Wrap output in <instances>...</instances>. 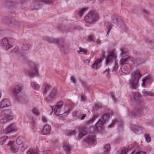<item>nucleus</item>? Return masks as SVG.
I'll return each instance as SVG.
<instances>
[{
  "label": "nucleus",
  "mask_w": 154,
  "mask_h": 154,
  "mask_svg": "<svg viewBox=\"0 0 154 154\" xmlns=\"http://www.w3.org/2000/svg\"><path fill=\"white\" fill-rule=\"evenodd\" d=\"M142 76V75L138 70L135 71L132 76L131 79L129 81L130 87L133 89H136L138 86L139 81Z\"/></svg>",
  "instance_id": "1"
},
{
  "label": "nucleus",
  "mask_w": 154,
  "mask_h": 154,
  "mask_svg": "<svg viewBox=\"0 0 154 154\" xmlns=\"http://www.w3.org/2000/svg\"><path fill=\"white\" fill-rule=\"evenodd\" d=\"M112 113V111H111L109 113H105L101 115V118L103 120V121H102L101 119H100L97 122L95 125L96 130H100L103 128V124L108 121L110 115H111Z\"/></svg>",
  "instance_id": "2"
},
{
  "label": "nucleus",
  "mask_w": 154,
  "mask_h": 154,
  "mask_svg": "<svg viewBox=\"0 0 154 154\" xmlns=\"http://www.w3.org/2000/svg\"><path fill=\"white\" fill-rule=\"evenodd\" d=\"M63 103L62 101H60L58 102L55 106H53L52 107V111L51 113V115L52 114L53 112V109L54 112L56 116H60V117L66 116L69 112V111H66L62 114H60L61 110L62 107L63 106Z\"/></svg>",
  "instance_id": "3"
},
{
  "label": "nucleus",
  "mask_w": 154,
  "mask_h": 154,
  "mask_svg": "<svg viewBox=\"0 0 154 154\" xmlns=\"http://www.w3.org/2000/svg\"><path fill=\"white\" fill-rule=\"evenodd\" d=\"M98 19V15L95 11H92L87 14L85 17V22L92 24L96 22Z\"/></svg>",
  "instance_id": "4"
},
{
  "label": "nucleus",
  "mask_w": 154,
  "mask_h": 154,
  "mask_svg": "<svg viewBox=\"0 0 154 154\" xmlns=\"http://www.w3.org/2000/svg\"><path fill=\"white\" fill-rule=\"evenodd\" d=\"M11 111L10 109L2 110L1 113L0 122L2 124L6 123L8 120L11 119L12 117L11 116Z\"/></svg>",
  "instance_id": "5"
},
{
  "label": "nucleus",
  "mask_w": 154,
  "mask_h": 154,
  "mask_svg": "<svg viewBox=\"0 0 154 154\" xmlns=\"http://www.w3.org/2000/svg\"><path fill=\"white\" fill-rule=\"evenodd\" d=\"M23 86L21 84L16 85L11 88V93L14 98L17 100L19 99L17 95L20 93L23 89Z\"/></svg>",
  "instance_id": "6"
},
{
  "label": "nucleus",
  "mask_w": 154,
  "mask_h": 154,
  "mask_svg": "<svg viewBox=\"0 0 154 154\" xmlns=\"http://www.w3.org/2000/svg\"><path fill=\"white\" fill-rule=\"evenodd\" d=\"M30 69L29 70L27 71L26 73L29 77H33L38 74V65L34 63L31 64Z\"/></svg>",
  "instance_id": "7"
},
{
  "label": "nucleus",
  "mask_w": 154,
  "mask_h": 154,
  "mask_svg": "<svg viewBox=\"0 0 154 154\" xmlns=\"http://www.w3.org/2000/svg\"><path fill=\"white\" fill-rule=\"evenodd\" d=\"M17 130L16 125L14 123H12L9 125L5 129H2L1 133L2 134H9L13 131H15Z\"/></svg>",
  "instance_id": "8"
},
{
  "label": "nucleus",
  "mask_w": 154,
  "mask_h": 154,
  "mask_svg": "<svg viewBox=\"0 0 154 154\" xmlns=\"http://www.w3.org/2000/svg\"><path fill=\"white\" fill-rule=\"evenodd\" d=\"M2 21L6 22L8 24H11L12 26L15 28L20 26V23L13 19L10 18L8 19L6 17H4L2 19Z\"/></svg>",
  "instance_id": "9"
},
{
  "label": "nucleus",
  "mask_w": 154,
  "mask_h": 154,
  "mask_svg": "<svg viewBox=\"0 0 154 154\" xmlns=\"http://www.w3.org/2000/svg\"><path fill=\"white\" fill-rule=\"evenodd\" d=\"M57 94V89L54 88L50 92L48 96L45 98V100L47 102H50L52 100L56 97Z\"/></svg>",
  "instance_id": "10"
},
{
  "label": "nucleus",
  "mask_w": 154,
  "mask_h": 154,
  "mask_svg": "<svg viewBox=\"0 0 154 154\" xmlns=\"http://www.w3.org/2000/svg\"><path fill=\"white\" fill-rule=\"evenodd\" d=\"M116 54L114 52L110 53L106 58V64L107 65L112 63L113 60L116 59Z\"/></svg>",
  "instance_id": "11"
},
{
  "label": "nucleus",
  "mask_w": 154,
  "mask_h": 154,
  "mask_svg": "<svg viewBox=\"0 0 154 154\" xmlns=\"http://www.w3.org/2000/svg\"><path fill=\"white\" fill-rule=\"evenodd\" d=\"M144 108V105L143 103H138L136 106L137 112L134 114V116H136L139 113L141 114L142 110Z\"/></svg>",
  "instance_id": "12"
},
{
  "label": "nucleus",
  "mask_w": 154,
  "mask_h": 154,
  "mask_svg": "<svg viewBox=\"0 0 154 154\" xmlns=\"http://www.w3.org/2000/svg\"><path fill=\"white\" fill-rule=\"evenodd\" d=\"M2 46L5 48V49L7 50L13 47V46L8 43V40L5 38L2 39Z\"/></svg>",
  "instance_id": "13"
},
{
  "label": "nucleus",
  "mask_w": 154,
  "mask_h": 154,
  "mask_svg": "<svg viewBox=\"0 0 154 154\" xmlns=\"http://www.w3.org/2000/svg\"><path fill=\"white\" fill-rule=\"evenodd\" d=\"M63 147L67 154H70V151L72 147L68 143L66 142H63Z\"/></svg>",
  "instance_id": "14"
},
{
  "label": "nucleus",
  "mask_w": 154,
  "mask_h": 154,
  "mask_svg": "<svg viewBox=\"0 0 154 154\" xmlns=\"http://www.w3.org/2000/svg\"><path fill=\"white\" fill-rule=\"evenodd\" d=\"M43 39L44 40L48 42L49 43L57 44L59 43V40L58 39H55L53 38L45 36L44 37Z\"/></svg>",
  "instance_id": "15"
},
{
  "label": "nucleus",
  "mask_w": 154,
  "mask_h": 154,
  "mask_svg": "<svg viewBox=\"0 0 154 154\" xmlns=\"http://www.w3.org/2000/svg\"><path fill=\"white\" fill-rule=\"evenodd\" d=\"M102 62V60L99 59L96 60L91 66V67L94 69L97 70L100 66V64Z\"/></svg>",
  "instance_id": "16"
},
{
  "label": "nucleus",
  "mask_w": 154,
  "mask_h": 154,
  "mask_svg": "<svg viewBox=\"0 0 154 154\" xmlns=\"http://www.w3.org/2000/svg\"><path fill=\"white\" fill-rule=\"evenodd\" d=\"M10 104V102L8 99H4L0 103V108H3L5 107L9 106Z\"/></svg>",
  "instance_id": "17"
},
{
  "label": "nucleus",
  "mask_w": 154,
  "mask_h": 154,
  "mask_svg": "<svg viewBox=\"0 0 154 154\" xmlns=\"http://www.w3.org/2000/svg\"><path fill=\"white\" fill-rule=\"evenodd\" d=\"M51 131V126L49 125L46 124L43 127L42 133L43 135L49 134Z\"/></svg>",
  "instance_id": "18"
},
{
  "label": "nucleus",
  "mask_w": 154,
  "mask_h": 154,
  "mask_svg": "<svg viewBox=\"0 0 154 154\" xmlns=\"http://www.w3.org/2000/svg\"><path fill=\"white\" fill-rule=\"evenodd\" d=\"M87 133V129L85 126H83L80 129V133L79 135V138L81 139L86 135Z\"/></svg>",
  "instance_id": "19"
},
{
  "label": "nucleus",
  "mask_w": 154,
  "mask_h": 154,
  "mask_svg": "<svg viewBox=\"0 0 154 154\" xmlns=\"http://www.w3.org/2000/svg\"><path fill=\"white\" fill-rule=\"evenodd\" d=\"M59 44V48L61 51L65 52V51L67 50L68 46L67 44H65L63 42H60Z\"/></svg>",
  "instance_id": "20"
},
{
  "label": "nucleus",
  "mask_w": 154,
  "mask_h": 154,
  "mask_svg": "<svg viewBox=\"0 0 154 154\" xmlns=\"http://www.w3.org/2000/svg\"><path fill=\"white\" fill-rule=\"evenodd\" d=\"M95 140V137L94 135L89 136L85 140V141L88 144L93 143Z\"/></svg>",
  "instance_id": "21"
},
{
  "label": "nucleus",
  "mask_w": 154,
  "mask_h": 154,
  "mask_svg": "<svg viewBox=\"0 0 154 154\" xmlns=\"http://www.w3.org/2000/svg\"><path fill=\"white\" fill-rule=\"evenodd\" d=\"M111 19L112 22L116 24H118L119 22L121 20L119 17L116 14L113 15L111 17Z\"/></svg>",
  "instance_id": "22"
},
{
  "label": "nucleus",
  "mask_w": 154,
  "mask_h": 154,
  "mask_svg": "<svg viewBox=\"0 0 154 154\" xmlns=\"http://www.w3.org/2000/svg\"><path fill=\"white\" fill-rule=\"evenodd\" d=\"M31 47V44L29 43H26L23 45L21 47V49L22 51H26L29 50V48Z\"/></svg>",
  "instance_id": "23"
},
{
  "label": "nucleus",
  "mask_w": 154,
  "mask_h": 154,
  "mask_svg": "<svg viewBox=\"0 0 154 154\" xmlns=\"http://www.w3.org/2000/svg\"><path fill=\"white\" fill-rule=\"evenodd\" d=\"M129 59V56L128 55H125L122 57L120 61V64L123 65L127 62Z\"/></svg>",
  "instance_id": "24"
},
{
  "label": "nucleus",
  "mask_w": 154,
  "mask_h": 154,
  "mask_svg": "<svg viewBox=\"0 0 154 154\" xmlns=\"http://www.w3.org/2000/svg\"><path fill=\"white\" fill-rule=\"evenodd\" d=\"M150 79V77L149 76L145 77L142 80V86L143 87H145L146 84L149 82Z\"/></svg>",
  "instance_id": "25"
},
{
  "label": "nucleus",
  "mask_w": 154,
  "mask_h": 154,
  "mask_svg": "<svg viewBox=\"0 0 154 154\" xmlns=\"http://www.w3.org/2000/svg\"><path fill=\"white\" fill-rule=\"evenodd\" d=\"M43 87V92L45 94L47 93L51 88L50 85L47 83L44 84Z\"/></svg>",
  "instance_id": "26"
},
{
  "label": "nucleus",
  "mask_w": 154,
  "mask_h": 154,
  "mask_svg": "<svg viewBox=\"0 0 154 154\" xmlns=\"http://www.w3.org/2000/svg\"><path fill=\"white\" fill-rule=\"evenodd\" d=\"M132 147V146L131 144H130L127 148L125 147L123 148L121 150V154H126L128 151L131 149Z\"/></svg>",
  "instance_id": "27"
},
{
  "label": "nucleus",
  "mask_w": 154,
  "mask_h": 154,
  "mask_svg": "<svg viewBox=\"0 0 154 154\" xmlns=\"http://www.w3.org/2000/svg\"><path fill=\"white\" fill-rule=\"evenodd\" d=\"M105 150L104 154H108V152L110 149V146L109 144H107L105 145L104 147Z\"/></svg>",
  "instance_id": "28"
},
{
  "label": "nucleus",
  "mask_w": 154,
  "mask_h": 154,
  "mask_svg": "<svg viewBox=\"0 0 154 154\" xmlns=\"http://www.w3.org/2000/svg\"><path fill=\"white\" fill-rule=\"evenodd\" d=\"M8 137L6 136L1 137L0 138V144L2 145L4 144L8 140Z\"/></svg>",
  "instance_id": "29"
},
{
  "label": "nucleus",
  "mask_w": 154,
  "mask_h": 154,
  "mask_svg": "<svg viewBox=\"0 0 154 154\" xmlns=\"http://www.w3.org/2000/svg\"><path fill=\"white\" fill-rule=\"evenodd\" d=\"M31 85L32 88L35 90H38L39 89V85L36 82H32Z\"/></svg>",
  "instance_id": "30"
},
{
  "label": "nucleus",
  "mask_w": 154,
  "mask_h": 154,
  "mask_svg": "<svg viewBox=\"0 0 154 154\" xmlns=\"http://www.w3.org/2000/svg\"><path fill=\"white\" fill-rule=\"evenodd\" d=\"M10 149L13 153H15L18 152L19 149L15 146H10Z\"/></svg>",
  "instance_id": "31"
},
{
  "label": "nucleus",
  "mask_w": 154,
  "mask_h": 154,
  "mask_svg": "<svg viewBox=\"0 0 154 154\" xmlns=\"http://www.w3.org/2000/svg\"><path fill=\"white\" fill-rule=\"evenodd\" d=\"M23 138L21 136L18 137L16 140V143L17 145H20L22 143Z\"/></svg>",
  "instance_id": "32"
},
{
  "label": "nucleus",
  "mask_w": 154,
  "mask_h": 154,
  "mask_svg": "<svg viewBox=\"0 0 154 154\" xmlns=\"http://www.w3.org/2000/svg\"><path fill=\"white\" fill-rule=\"evenodd\" d=\"M146 42H147L150 45V47L154 49V41H152L148 38L146 39Z\"/></svg>",
  "instance_id": "33"
},
{
  "label": "nucleus",
  "mask_w": 154,
  "mask_h": 154,
  "mask_svg": "<svg viewBox=\"0 0 154 154\" xmlns=\"http://www.w3.org/2000/svg\"><path fill=\"white\" fill-rule=\"evenodd\" d=\"M66 134L67 136H71L76 134V131L75 130L66 131Z\"/></svg>",
  "instance_id": "34"
},
{
  "label": "nucleus",
  "mask_w": 154,
  "mask_h": 154,
  "mask_svg": "<svg viewBox=\"0 0 154 154\" xmlns=\"http://www.w3.org/2000/svg\"><path fill=\"white\" fill-rule=\"evenodd\" d=\"M134 100H140L141 97V96L140 94L138 93H135L134 95Z\"/></svg>",
  "instance_id": "35"
},
{
  "label": "nucleus",
  "mask_w": 154,
  "mask_h": 154,
  "mask_svg": "<svg viewBox=\"0 0 154 154\" xmlns=\"http://www.w3.org/2000/svg\"><path fill=\"white\" fill-rule=\"evenodd\" d=\"M98 115L97 114L94 115L92 119H91L87 122V124L92 123L98 117Z\"/></svg>",
  "instance_id": "36"
},
{
  "label": "nucleus",
  "mask_w": 154,
  "mask_h": 154,
  "mask_svg": "<svg viewBox=\"0 0 154 154\" xmlns=\"http://www.w3.org/2000/svg\"><path fill=\"white\" fill-rule=\"evenodd\" d=\"M87 10V9L86 8H82L79 10L78 13V15L79 16L81 17Z\"/></svg>",
  "instance_id": "37"
},
{
  "label": "nucleus",
  "mask_w": 154,
  "mask_h": 154,
  "mask_svg": "<svg viewBox=\"0 0 154 154\" xmlns=\"http://www.w3.org/2000/svg\"><path fill=\"white\" fill-rule=\"evenodd\" d=\"M120 28L124 31H127L128 29V28L123 23H121L120 24Z\"/></svg>",
  "instance_id": "38"
},
{
  "label": "nucleus",
  "mask_w": 154,
  "mask_h": 154,
  "mask_svg": "<svg viewBox=\"0 0 154 154\" xmlns=\"http://www.w3.org/2000/svg\"><path fill=\"white\" fill-rule=\"evenodd\" d=\"M79 50H78L77 51V52L79 53H81L82 54H85L87 53L85 49L81 47H79Z\"/></svg>",
  "instance_id": "39"
},
{
  "label": "nucleus",
  "mask_w": 154,
  "mask_h": 154,
  "mask_svg": "<svg viewBox=\"0 0 154 154\" xmlns=\"http://www.w3.org/2000/svg\"><path fill=\"white\" fill-rule=\"evenodd\" d=\"M146 141L147 143H149L151 141V138L148 134H146L144 135Z\"/></svg>",
  "instance_id": "40"
},
{
  "label": "nucleus",
  "mask_w": 154,
  "mask_h": 154,
  "mask_svg": "<svg viewBox=\"0 0 154 154\" xmlns=\"http://www.w3.org/2000/svg\"><path fill=\"white\" fill-rule=\"evenodd\" d=\"M82 84L83 85V86L85 90H88V88H89V85L87 84V83L85 82H82Z\"/></svg>",
  "instance_id": "41"
},
{
  "label": "nucleus",
  "mask_w": 154,
  "mask_h": 154,
  "mask_svg": "<svg viewBox=\"0 0 154 154\" xmlns=\"http://www.w3.org/2000/svg\"><path fill=\"white\" fill-rule=\"evenodd\" d=\"M33 153V154H38L37 151H33L32 148H30L27 151V154H31Z\"/></svg>",
  "instance_id": "42"
},
{
  "label": "nucleus",
  "mask_w": 154,
  "mask_h": 154,
  "mask_svg": "<svg viewBox=\"0 0 154 154\" xmlns=\"http://www.w3.org/2000/svg\"><path fill=\"white\" fill-rule=\"evenodd\" d=\"M87 40L88 41H94V37L93 35H89L87 38Z\"/></svg>",
  "instance_id": "43"
},
{
  "label": "nucleus",
  "mask_w": 154,
  "mask_h": 154,
  "mask_svg": "<svg viewBox=\"0 0 154 154\" xmlns=\"http://www.w3.org/2000/svg\"><path fill=\"white\" fill-rule=\"evenodd\" d=\"M102 107V104L100 103H97L95 105L94 108L96 109H97L101 108Z\"/></svg>",
  "instance_id": "44"
},
{
  "label": "nucleus",
  "mask_w": 154,
  "mask_h": 154,
  "mask_svg": "<svg viewBox=\"0 0 154 154\" xmlns=\"http://www.w3.org/2000/svg\"><path fill=\"white\" fill-rule=\"evenodd\" d=\"M43 1L45 4L48 5L52 4L53 2L52 0H44Z\"/></svg>",
  "instance_id": "45"
},
{
  "label": "nucleus",
  "mask_w": 154,
  "mask_h": 154,
  "mask_svg": "<svg viewBox=\"0 0 154 154\" xmlns=\"http://www.w3.org/2000/svg\"><path fill=\"white\" fill-rule=\"evenodd\" d=\"M86 116V115L85 114H82L81 116V115H78L77 116L78 119H80L81 120H83L85 117Z\"/></svg>",
  "instance_id": "46"
},
{
  "label": "nucleus",
  "mask_w": 154,
  "mask_h": 154,
  "mask_svg": "<svg viewBox=\"0 0 154 154\" xmlns=\"http://www.w3.org/2000/svg\"><path fill=\"white\" fill-rule=\"evenodd\" d=\"M32 112L33 113L35 114L36 115L38 116L39 115V113L37 110V109L35 108H34L32 110Z\"/></svg>",
  "instance_id": "47"
},
{
  "label": "nucleus",
  "mask_w": 154,
  "mask_h": 154,
  "mask_svg": "<svg viewBox=\"0 0 154 154\" xmlns=\"http://www.w3.org/2000/svg\"><path fill=\"white\" fill-rule=\"evenodd\" d=\"M110 94L111 95V97L112 98L113 100H114V102H116V99L115 97L114 94L113 92H111L110 93Z\"/></svg>",
  "instance_id": "48"
},
{
  "label": "nucleus",
  "mask_w": 154,
  "mask_h": 154,
  "mask_svg": "<svg viewBox=\"0 0 154 154\" xmlns=\"http://www.w3.org/2000/svg\"><path fill=\"white\" fill-rule=\"evenodd\" d=\"M27 146L25 145H24L22 146L20 148V150L21 151L23 152L24 150L27 148Z\"/></svg>",
  "instance_id": "49"
},
{
  "label": "nucleus",
  "mask_w": 154,
  "mask_h": 154,
  "mask_svg": "<svg viewBox=\"0 0 154 154\" xmlns=\"http://www.w3.org/2000/svg\"><path fill=\"white\" fill-rule=\"evenodd\" d=\"M117 122L116 120H113L111 124H110L109 126V128H112L113 126Z\"/></svg>",
  "instance_id": "50"
},
{
  "label": "nucleus",
  "mask_w": 154,
  "mask_h": 154,
  "mask_svg": "<svg viewBox=\"0 0 154 154\" xmlns=\"http://www.w3.org/2000/svg\"><path fill=\"white\" fill-rule=\"evenodd\" d=\"M18 48L17 47H15L11 51V53H16L18 51Z\"/></svg>",
  "instance_id": "51"
},
{
  "label": "nucleus",
  "mask_w": 154,
  "mask_h": 154,
  "mask_svg": "<svg viewBox=\"0 0 154 154\" xmlns=\"http://www.w3.org/2000/svg\"><path fill=\"white\" fill-rule=\"evenodd\" d=\"M106 2H108V3L111 5H114V2L112 0H106Z\"/></svg>",
  "instance_id": "52"
},
{
  "label": "nucleus",
  "mask_w": 154,
  "mask_h": 154,
  "mask_svg": "<svg viewBox=\"0 0 154 154\" xmlns=\"http://www.w3.org/2000/svg\"><path fill=\"white\" fill-rule=\"evenodd\" d=\"M70 80L73 83H75L76 82V79L73 76H71V77Z\"/></svg>",
  "instance_id": "53"
},
{
  "label": "nucleus",
  "mask_w": 154,
  "mask_h": 154,
  "mask_svg": "<svg viewBox=\"0 0 154 154\" xmlns=\"http://www.w3.org/2000/svg\"><path fill=\"white\" fill-rule=\"evenodd\" d=\"M118 67V65L116 63L115 66L113 67L112 71H115L117 70Z\"/></svg>",
  "instance_id": "54"
},
{
  "label": "nucleus",
  "mask_w": 154,
  "mask_h": 154,
  "mask_svg": "<svg viewBox=\"0 0 154 154\" xmlns=\"http://www.w3.org/2000/svg\"><path fill=\"white\" fill-rule=\"evenodd\" d=\"M109 69H106L105 71H104L103 72V74H105L107 76L109 74Z\"/></svg>",
  "instance_id": "55"
},
{
  "label": "nucleus",
  "mask_w": 154,
  "mask_h": 154,
  "mask_svg": "<svg viewBox=\"0 0 154 154\" xmlns=\"http://www.w3.org/2000/svg\"><path fill=\"white\" fill-rule=\"evenodd\" d=\"M86 99V97L85 95H82L81 96V100L82 101H85Z\"/></svg>",
  "instance_id": "56"
},
{
  "label": "nucleus",
  "mask_w": 154,
  "mask_h": 154,
  "mask_svg": "<svg viewBox=\"0 0 154 154\" xmlns=\"http://www.w3.org/2000/svg\"><path fill=\"white\" fill-rule=\"evenodd\" d=\"M90 62V60L89 59L85 60H84V63L86 64H88Z\"/></svg>",
  "instance_id": "57"
},
{
  "label": "nucleus",
  "mask_w": 154,
  "mask_h": 154,
  "mask_svg": "<svg viewBox=\"0 0 154 154\" xmlns=\"http://www.w3.org/2000/svg\"><path fill=\"white\" fill-rule=\"evenodd\" d=\"M42 120L44 122H47V119L44 116H43L42 117Z\"/></svg>",
  "instance_id": "58"
},
{
  "label": "nucleus",
  "mask_w": 154,
  "mask_h": 154,
  "mask_svg": "<svg viewBox=\"0 0 154 154\" xmlns=\"http://www.w3.org/2000/svg\"><path fill=\"white\" fill-rule=\"evenodd\" d=\"M14 143V141H10L8 143V144L7 145L8 146H14L13 145H12V144Z\"/></svg>",
  "instance_id": "59"
},
{
  "label": "nucleus",
  "mask_w": 154,
  "mask_h": 154,
  "mask_svg": "<svg viewBox=\"0 0 154 154\" xmlns=\"http://www.w3.org/2000/svg\"><path fill=\"white\" fill-rule=\"evenodd\" d=\"M112 28V26L110 24H109L107 28V31L109 32L111 29Z\"/></svg>",
  "instance_id": "60"
},
{
  "label": "nucleus",
  "mask_w": 154,
  "mask_h": 154,
  "mask_svg": "<svg viewBox=\"0 0 154 154\" xmlns=\"http://www.w3.org/2000/svg\"><path fill=\"white\" fill-rule=\"evenodd\" d=\"M31 124L32 125V126H33V127H34V126H35L36 125V124L35 122V121H34L33 120H32L31 123Z\"/></svg>",
  "instance_id": "61"
},
{
  "label": "nucleus",
  "mask_w": 154,
  "mask_h": 154,
  "mask_svg": "<svg viewBox=\"0 0 154 154\" xmlns=\"http://www.w3.org/2000/svg\"><path fill=\"white\" fill-rule=\"evenodd\" d=\"M135 154H146V153L144 152H137L136 153H135Z\"/></svg>",
  "instance_id": "62"
},
{
  "label": "nucleus",
  "mask_w": 154,
  "mask_h": 154,
  "mask_svg": "<svg viewBox=\"0 0 154 154\" xmlns=\"http://www.w3.org/2000/svg\"><path fill=\"white\" fill-rule=\"evenodd\" d=\"M105 52L104 51H102L101 54V57L102 58H104L105 57Z\"/></svg>",
  "instance_id": "63"
},
{
  "label": "nucleus",
  "mask_w": 154,
  "mask_h": 154,
  "mask_svg": "<svg viewBox=\"0 0 154 154\" xmlns=\"http://www.w3.org/2000/svg\"><path fill=\"white\" fill-rule=\"evenodd\" d=\"M96 42L97 44H100L101 43V41L99 40H97Z\"/></svg>",
  "instance_id": "64"
}]
</instances>
